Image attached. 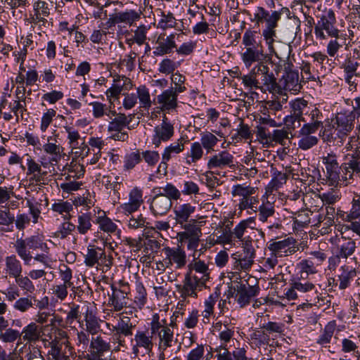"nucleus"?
I'll return each mask as SVG.
<instances>
[{"label": "nucleus", "instance_id": "obj_1", "mask_svg": "<svg viewBox=\"0 0 360 360\" xmlns=\"http://www.w3.org/2000/svg\"><path fill=\"white\" fill-rule=\"evenodd\" d=\"M281 13L277 11H272L271 13L265 10L263 7H257L255 10L254 18L256 24L265 23V28L262 30V35L268 46L269 51L271 54L277 56L274 44L278 42L276 40V28L278 26V22L281 19Z\"/></svg>", "mask_w": 360, "mask_h": 360}, {"label": "nucleus", "instance_id": "obj_2", "mask_svg": "<svg viewBox=\"0 0 360 360\" xmlns=\"http://www.w3.org/2000/svg\"><path fill=\"white\" fill-rule=\"evenodd\" d=\"M252 221L251 218L242 220L232 230H229L226 243L230 244L233 241L238 240L241 243L243 248H253L252 241L258 235L264 238V232L252 227L250 226Z\"/></svg>", "mask_w": 360, "mask_h": 360}, {"label": "nucleus", "instance_id": "obj_3", "mask_svg": "<svg viewBox=\"0 0 360 360\" xmlns=\"http://www.w3.org/2000/svg\"><path fill=\"white\" fill-rule=\"evenodd\" d=\"M175 323L173 321L168 323L165 319H160L158 314L153 315L150 323V329L152 335L158 340V346L170 345L177 342L174 338L173 328Z\"/></svg>", "mask_w": 360, "mask_h": 360}, {"label": "nucleus", "instance_id": "obj_4", "mask_svg": "<svg viewBox=\"0 0 360 360\" xmlns=\"http://www.w3.org/2000/svg\"><path fill=\"white\" fill-rule=\"evenodd\" d=\"M84 257L86 266H96L98 270L103 272L108 271L112 265V257L107 255L105 249L95 245H88Z\"/></svg>", "mask_w": 360, "mask_h": 360}, {"label": "nucleus", "instance_id": "obj_5", "mask_svg": "<svg viewBox=\"0 0 360 360\" xmlns=\"http://www.w3.org/2000/svg\"><path fill=\"white\" fill-rule=\"evenodd\" d=\"M336 18L332 9L326 10L320 17L314 26V34L316 39H326L329 37H337L340 31L336 27Z\"/></svg>", "mask_w": 360, "mask_h": 360}, {"label": "nucleus", "instance_id": "obj_6", "mask_svg": "<svg viewBox=\"0 0 360 360\" xmlns=\"http://www.w3.org/2000/svg\"><path fill=\"white\" fill-rule=\"evenodd\" d=\"M42 243L38 236H32L25 239L17 238L14 244L16 253L26 265H30L32 259L30 250L41 248Z\"/></svg>", "mask_w": 360, "mask_h": 360}, {"label": "nucleus", "instance_id": "obj_7", "mask_svg": "<svg viewBox=\"0 0 360 360\" xmlns=\"http://www.w3.org/2000/svg\"><path fill=\"white\" fill-rule=\"evenodd\" d=\"M255 252L253 248H244V252L241 254L235 253L231 255L232 273L231 279L238 278L240 271H248L254 263Z\"/></svg>", "mask_w": 360, "mask_h": 360}, {"label": "nucleus", "instance_id": "obj_8", "mask_svg": "<svg viewBox=\"0 0 360 360\" xmlns=\"http://www.w3.org/2000/svg\"><path fill=\"white\" fill-rule=\"evenodd\" d=\"M259 72L257 90L262 93H278L280 86L276 82V78L273 72H270L269 67L264 63H259Z\"/></svg>", "mask_w": 360, "mask_h": 360}, {"label": "nucleus", "instance_id": "obj_9", "mask_svg": "<svg viewBox=\"0 0 360 360\" xmlns=\"http://www.w3.org/2000/svg\"><path fill=\"white\" fill-rule=\"evenodd\" d=\"M340 235H337L332 240V243L335 245L336 257L338 259H347L355 252L356 248V243L343 230H340Z\"/></svg>", "mask_w": 360, "mask_h": 360}, {"label": "nucleus", "instance_id": "obj_10", "mask_svg": "<svg viewBox=\"0 0 360 360\" xmlns=\"http://www.w3.org/2000/svg\"><path fill=\"white\" fill-rule=\"evenodd\" d=\"M233 289L236 300L240 307L249 304L251 299L256 297L259 292L258 286L250 285L247 281L245 283L233 282Z\"/></svg>", "mask_w": 360, "mask_h": 360}, {"label": "nucleus", "instance_id": "obj_11", "mask_svg": "<svg viewBox=\"0 0 360 360\" xmlns=\"http://www.w3.org/2000/svg\"><path fill=\"white\" fill-rule=\"evenodd\" d=\"M153 336L154 335H152L151 330L150 332L148 330L136 332L131 340V349L134 358L139 356L141 349L144 350L146 353L152 352L154 347Z\"/></svg>", "mask_w": 360, "mask_h": 360}, {"label": "nucleus", "instance_id": "obj_12", "mask_svg": "<svg viewBox=\"0 0 360 360\" xmlns=\"http://www.w3.org/2000/svg\"><path fill=\"white\" fill-rule=\"evenodd\" d=\"M204 216H200L197 219H191L187 221H184L179 225L184 230L177 233V240L182 243L186 241L187 238L193 236H201V227L205 224L203 220Z\"/></svg>", "mask_w": 360, "mask_h": 360}, {"label": "nucleus", "instance_id": "obj_13", "mask_svg": "<svg viewBox=\"0 0 360 360\" xmlns=\"http://www.w3.org/2000/svg\"><path fill=\"white\" fill-rule=\"evenodd\" d=\"M58 134L48 136L46 142L42 146L44 153L49 155V163L51 166L58 165L64 156V148L58 143Z\"/></svg>", "mask_w": 360, "mask_h": 360}, {"label": "nucleus", "instance_id": "obj_14", "mask_svg": "<svg viewBox=\"0 0 360 360\" xmlns=\"http://www.w3.org/2000/svg\"><path fill=\"white\" fill-rule=\"evenodd\" d=\"M354 116L352 114L347 112H339L336 115L335 128L336 135L338 140V144L343 143L344 140L347 138V135L352 131L354 126Z\"/></svg>", "mask_w": 360, "mask_h": 360}, {"label": "nucleus", "instance_id": "obj_15", "mask_svg": "<svg viewBox=\"0 0 360 360\" xmlns=\"http://www.w3.org/2000/svg\"><path fill=\"white\" fill-rule=\"evenodd\" d=\"M205 285L195 278L186 275L182 285H176V288L180 294L182 300L181 302H186L187 298L198 297V291H200Z\"/></svg>", "mask_w": 360, "mask_h": 360}, {"label": "nucleus", "instance_id": "obj_16", "mask_svg": "<svg viewBox=\"0 0 360 360\" xmlns=\"http://www.w3.org/2000/svg\"><path fill=\"white\" fill-rule=\"evenodd\" d=\"M165 255L166 256L165 262L166 266L175 265L176 269H181L186 264V252L180 247H165L163 249Z\"/></svg>", "mask_w": 360, "mask_h": 360}, {"label": "nucleus", "instance_id": "obj_17", "mask_svg": "<svg viewBox=\"0 0 360 360\" xmlns=\"http://www.w3.org/2000/svg\"><path fill=\"white\" fill-rule=\"evenodd\" d=\"M143 203L142 190L134 187L129 193L128 202L121 204L119 208L124 215L129 216L138 211Z\"/></svg>", "mask_w": 360, "mask_h": 360}, {"label": "nucleus", "instance_id": "obj_18", "mask_svg": "<svg viewBox=\"0 0 360 360\" xmlns=\"http://www.w3.org/2000/svg\"><path fill=\"white\" fill-rule=\"evenodd\" d=\"M188 271L186 275L195 278L197 281L206 284L207 281L210 279V270L208 265L203 261L198 259L195 257V253L193 254V259L188 264Z\"/></svg>", "mask_w": 360, "mask_h": 360}, {"label": "nucleus", "instance_id": "obj_19", "mask_svg": "<svg viewBox=\"0 0 360 360\" xmlns=\"http://www.w3.org/2000/svg\"><path fill=\"white\" fill-rule=\"evenodd\" d=\"M233 156L226 150L221 151L210 158L207 167L209 169H234Z\"/></svg>", "mask_w": 360, "mask_h": 360}, {"label": "nucleus", "instance_id": "obj_20", "mask_svg": "<svg viewBox=\"0 0 360 360\" xmlns=\"http://www.w3.org/2000/svg\"><path fill=\"white\" fill-rule=\"evenodd\" d=\"M269 249L276 255L288 256L294 254L298 250L296 240L289 237L282 240L273 241L269 245Z\"/></svg>", "mask_w": 360, "mask_h": 360}, {"label": "nucleus", "instance_id": "obj_21", "mask_svg": "<svg viewBox=\"0 0 360 360\" xmlns=\"http://www.w3.org/2000/svg\"><path fill=\"white\" fill-rule=\"evenodd\" d=\"M69 344L68 340L67 333L62 330H58L56 333L55 338L49 342L51 349L49 355L51 360H60L63 356L62 347L63 345Z\"/></svg>", "mask_w": 360, "mask_h": 360}, {"label": "nucleus", "instance_id": "obj_22", "mask_svg": "<svg viewBox=\"0 0 360 360\" xmlns=\"http://www.w3.org/2000/svg\"><path fill=\"white\" fill-rule=\"evenodd\" d=\"M179 94L173 89H166L157 96V103L160 105V109L162 112H169L174 111L178 107Z\"/></svg>", "mask_w": 360, "mask_h": 360}, {"label": "nucleus", "instance_id": "obj_23", "mask_svg": "<svg viewBox=\"0 0 360 360\" xmlns=\"http://www.w3.org/2000/svg\"><path fill=\"white\" fill-rule=\"evenodd\" d=\"M294 280L290 283V288L285 293L288 300H295L299 298V293H306L315 288L314 283L305 280Z\"/></svg>", "mask_w": 360, "mask_h": 360}, {"label": "nucleus", "instance_id": "obj_24", "mask_svg": "<svg viewBox=\"0 0 360 360\" xmlns=\"http://www.w3.org/2000/svg\"><path fill=\"white\" fill-rule=\"evenodd\" d=\"M174 128L172 124H160L154 128L152 143L158 148L162 142H166L174 136Z\"/></svg>", "mask_w": 360, "mask_h": 360}, {"label": "nucleus", "instance_id": "obj_25", "mask_svg": "<svg viewBox=\"0 0 360 360\" xmlns=\"http://www.w3.org/2000/svg\"><path fill=\"white\" fill-rule=\"evenodd\" d=\"M172 206V202L169 198L158 193L150 202V210L155 216L164 215L169 211Z\"/></svg>", "mask_w": 360, "mask_h": 360}, {"label": "nucleus", "instance_id": "obj_26", "mask_svg": "<svg viewBox=\"0 0 360 360\" xmlns=\"http://www.w3.org/2000/svg\"><path fill=\"white\" fill-rule=\"evenodd\" d=\"M155 44L153 54L156 56L169 53L174 48H176L174 34L166 37L165 34H161L158 37Z\"/></svg>", "mask_w": 360, "mask_h": 360}, {"label": "nucleus", "instance_id": "obj_27", "mask_svg": "<svg viewBox=\"0 0 360 360\" xmlns=\"http://www.w3.org/2000/svg\"><path fill=\"white\" fill-rule=\"evenodd\" d=\"M264 57L263 46L245 48L241 53V58L245 67L250 68L254 63H261Z\"/></svg>", "mask_w": 360, "mask_h": 360}, {"label": "nucleus", "instance_id": "obj_28", "mask_svg": "<svg viewBox=\"0 0 360 360\" xmlns=\"http://www.w3.org/2000/svg\"><path fill=\"white\" fill-rule=\"evenodd\" d=\"M141 12L134 10H129L124 12H119L115 14L110 20L112 24L124 23L129 26H132L134 23L141 19Z\"/></svg>", "mask_w": 360, "mask_h": 360}, {"label": "nucleus", "instance_id": "obj_29", "mask_svg": "<svg viewBox=\"0 0 360 360\" xmlns=\"http://www.w3.org/2000/svg\"><path fill=\"white\" fill-rule=\"evenodd\" d=\"M112 294L109 299V304L112 307L114 311H120L128 304L127 292L114 287L112 288Z\"/></svg>", "mask_w": 360, "mask_h": 360}, {"label": "nucleus", "instance_id": "obj_30", "mask_svg": "<svg viewBox=\"0 0 360 360\" xmlns=\"http://www.w3.org/2000/svg\"><path fill=\"white\" fill-rule=\"evenodd\" d=\"M4 271L7 276L13 279L22 273V265L15 255L6 257Z\"/></svg>", "mask_w": 360, "mask_h": 360}, {"label": "nucleus", "instance_id": "obj_31", "mask_svg": "<svg viewBox=\"0 0 360 360\" xmlns=\"http://www.w3.org/2000/svg\"><path fill=\"white\" fill-rule=\"evenodd\" d=\"M281 84L286 91L296 94L302 89V84L299 82V75L297 72L290 71L283 76L281 80Z\"/></svg>", "mask_w": 360, "mask_h": 360}, {"label": "nucleus", "instance_id": "obj_32", "mask_svg": "<svg viewBox=\"0 0 360 360\" xmlns=\"http://www.w3.org/2000/svg\"><path fill=\"white\" fill-rule=\"evenodd\" d=\"M195 207L189 202L175 205L174 207V219L176 224L187 221L195 212Z\"/></svg>", "mask_w": 360, "mask_h": 360}, {"label": "nucleus", "instance_id": "obj_33", "mask_svg": "<svg viewBox=\"0 0 360 360\" xmlns=\"http://www.w3.org/2000/svg\"><path fill=\"white\" fill-rule=\"evenodd\" d=\"M110 343L105 340L101 335L92 337L89 345V354L103 356L105 352L110 350Z\"/></svg>", "mask_w": 360, "mask_h": 360}, {"label": "nucleus", "instance_id": "obj_34", "mask_svg": "<svg viewBox=\"0 0 360 360\" xmlns=\"http://www.w3.org/2000/svg\"><path fill=\"white\" fill-rule=\"evenodd\" d=\"M26 163L27 166V176L32 175L31 179L35 182H40L46 172H42L41 166L30 155L26 154Z\"/></svg>", "mask_w": 360, "mask_h": 360}, {"label": "nucleus", "instance_id": "obj_35", "mask_svg": "<svg viewBox=\"0 0 360 360\" xmlns=\"http://www.w3.org/2000/svg\"><path fill=\"white\" fill-rule=\"evenodd\" d=\"M308 105L309 103L307 100L302 98H296L290 103V112L295 115V117L301 119L302 122H306L307 120L303 117V115H307L309 112L310 106Z\"/></svg>", "mask_w": 360, "mask_h": 360}, {"label": "nucleus", "instance_id": "obj_36", "mask_svg": "<svg viewBox=\"0 0 360 360\" xmlns=\"http://www.w3.org/2000/svg\"><path fill=\"white\" fill-rule=\"evenodd\" d=\"M297 268L299 270L300 278L306 280L311 274H315L318 272L316 264L312 258H307L301 260L297 264Z\"/></svg>", "mask_w": 360, "mask_h": 360}, {"label": "nucleus", "instance_id": "obj_37", "mask_svg": "<svg viewBox=\"0 0 360 360\" xmlns=\"http://www.w3.org/2000/svg\"><path fill=\"white\" fill-rule=\"evenodd\" d=\"M63 129L68 134V143L70 148L72 150L76 149L82 145H84V147L87 148L78 130L70 126H64Z\"/></svg>", "mask_w": 360, "mask_h": 360}, {"label": "nucleus", "instance_id": "obj_38", "mask_svg": "<svg viewBox=\"0 0 360 360\" xmlns=\"http://www.w3.org/2000/svg\"><path fill=\"white\" fill-rule=\"evenodd\" d=\"M96 222L98 224V227L101 231L108 233H112L117 230V226L106 216L104 211L99 210Z\"/></svg>", "mask_w": 360, "mask_h": 360}, {"label": "nucleus", "instance_id": "obj_39", "mask_svg": "<svg viewBox=\"0 0 360 360\" xmlns=\"http://www.w3.org/2000/svg\"><path fill=\"white\" fill-rule=\"evenodd\" d=\"M131 120H128L124 113L119 112L114 119H112L108 125V131L110 134L120 131L129 125Z\"/></svg>", "mask_w": 360, "mask_h": 360}, {"label": "nucleus", "instance_id": "obj_40", "mask_svg": "<svg viewBox=\"0 0 360 360\" xmlns=\"http://www.w3.org/2000/svg\"><path fill=\"white\" fill-rule=\"evenodd\" d=\"M106 326L110 330L119 331L124 334L125 337L132 335L133 329L135 327V325L131 322L130 319L127 316L120 318L117 325L112 326V328H110V323H106Z\"/></svg>", "mask_w": 360, "mask_h": 360}, {"label": "nucleus", "instance_id": "obj_41", "mask_svg": "<svg viewBox=\"0 0 360 360\" xmlns=\"http://www.w3.org/2000/svg\"><path fill=\"white\" fill-rule=\"evenodd\" d=\"M336 328V323L335 321L328 322L321 331V334L316 340V343L326 347L331 341Z\"/></svg>", "mask_w": 360, "mask_h": 360}, {"label": "nucleus", "instance_id": "obj_42", "mask_svg": "<svg viewBox=\"0 0 360 360\" xmlns=\"http://www.w3.org/2000/svg\"><path fill=\"white\" fill-rule=\"evenodd\" d=\"M124 84V82L120 83V79H115L114 84L106 90L105 94L110 104V108H111L112 105L114 106V101L119 99Z\"/></svg>", "mask_w": 360, "mask_h": 360}, {"label": "nucleus", "instance_id": "obj_43", "mask_svg": "<svg viewBox=\"0 0 360 360\" xmlns=\"http://www.w3.org/2000/svg\"><path fill=\"white\" fill-rule=\"evenodd\" d=\"M181 346L175 342L174 344L158 346L159 356L158 360H167L177 357V353L180 350Z\"/></svg>", "mask_w": 360, "mask_h": 360}, {"label": "nucleus", "instance_id": "obj_44", "mask_svg": "<svg viewBox=\"0 0 360 360\" xmlns=\"http://www.w3.org/2000/svg\"><path fill=\"white\" fill-rule=\"evenodd\" d=\"M186 142V140L181 137L176 142L167 146L162 154L164 161L169 160L174 155L181 153L184 150V144Z\"/></svg>", "mask_w": 360, "mask_h": 360}, {"label": "nucleus", "instance_id": "obj_45", "mask_svg": "<svg viewBox=\"0 0 360 360\" xmlns=\"http://www.w3.org/2000/svg\"><path fill=\"white\" fill-rule=\"evenodd\" d=\"M259 63H257L248 74L245 75L240 78L242 80V83L244 86L249 89H257L259 79H258V73H259ZM239 77L238 75L236 76Z\"/></svg>", "mask_w": 360, "mask_h": 360}, {"label": "nucleus", "instance_id": "obj_46", "mask_svg": "<svg viewBox=\"0 0 360 360\" xmlns=\"http://www.w3.org/2000/svg\"><path fill=\"white\" fill-rule=\"evenodd\" d=\"M340 271V273L338 275L339 288L344 290L349 286L350 281L357 276V272L346 266H342Z\"/></svg>", "mask_w": 360, "mask_h": 360}, {"label": "nucleus", "instance_id": "obj_47", "mask_svg": "<svg viewBox=\"0 0 360 360\" xmlns=\"http://www.w3.org/2000/svg\"><path fill=\"white\" fill-rule=\"evenodd\" d=\"M77 231L81 235H86L92 227L91 216L90 213H82L78 215L77 224L75 225Z\"/></svg>", "mask_w": 360, "mask_h": 360}, {"label": "nucleus", "instance_id": "obj_48", "mask_svg": "<svg viewBox=\"0 0 360 360\" xmlns=\"http://www.w3.org/2000/svg\"><path fill=\"white\" fill-rule=\"evenodd\" d=\"M341 170H342V167H339L337 169L327 167L323 171L325 179L328 186L336 187L342 181Z\"/></svg>", "mask_w": 360, "mask_h": 360}, {"label": "nucleus", "instance_id": "obj_49", "mask_svg": "<svg viewBox=\"0 0 360 360\" xmlns=\"http://www.w3.org/2000/svg\"><path fill=\"white\" fill-rule=\"evenodd\" d=\"M20 334L24 341L35 342L40 337V330L35 323H30L23 328Z\"/></svg>", "mask_w": 360, "mask_h": 360}, {"label": "nucleus", "instance_id": "obj_50", "mask_svg": "<svg viewBox=\"0 0 360 360\" xmlns=\"http://www.w3.org/2000/svg\"><path fill=\"white\" fill-rule=\"evenodd\" d=\"M287 180V175L281 172H276L274 173L272 179L266 187V193H271L274 191L278 190Z\"/></svg>", "mask_w": 360, "mask_h": 360}, {"label": "nucleus", "instance_id": "obj_51", "mask_svg": "<svg viewBox=\"0 0 360 360\" xmlns=\"http://www.w3.org/2000/svg\"><path fill=\"white\" fill-rule=\"evenodd\" d=\"M253 134L250 130L248 124H245L241 120L236 129V133L231 137L233 141L236 142L241 141L242 140H251L252 139Z\"/></svg>", "mask_w": 360, "mask_h": 360}, {"label": "nucleus", "instance_id": "obj_52", "mask_svg": "<svg viewBox=\"0 0 360 360\" xmlns=\"http://www.w3.org/2000/svg\"><path fill=\"white\" fill-rule=\"evenodd\" d=\"M136 90V94H135L139 99L141 108L149 109L152 104L149 89L145 85H141L138 86Z\"/></svg>", "mask_w": 360, "mask_h": 360}, {"label": "nucleus", "instance_id": "obj_53", "mask_svg": "<svg viewBox=\"0 0 360 360\" xmlns=\"http://www.w3.org/2000/svg\"><path fill=\"white\" fill-rule=\"evenodd\" d=\"M313 212L309 210H302L295 212L292 217L294 224L299 228L307 226L311 223V216Z\"/></svg>", "mask_w": 360, "mask_h": 360}, {"label": "nucleus", "instance_id": "obj_54", "mask_svg": "<svg viewBox=\"0 0 360 360\" xmlns=\"http://www.w3.org/2000/svg\"><path fill=\"white\" fill-rule=\"evenodd\" d=\"M258 219L261 222H267L268 219L271 218L275 214V209L273 203L267 201L262 202L258 209Z\"/></svg>", "mask_w": 360, "mask_h": 360}, {"label": "nucleus", "instance_id": "obj_55", "mask_svg": "<svg viewBox=\"0 0 360 360\" xmlns=\"http://www.w3.org/2000/svg\"><path fill=\"white\" fill-rule=\"evenodd\" d=\"M156 190H158V193L164 195L165 196H167V198H169L171 202L173 200H177L181 197V192L179 190L170 183H167L164 186L154 189V191Z\"/></svg>", "mask_w": 360, "mask_h": 360}, {"label": "nucleus", "instance_id": "obj_56", "mask_svg": "<svg viewBox=\"0 0 360 360\" xmlns=\"http://www.w3.org/2000/svg\"><path fill=\"white\" fill-rule=\"evenodd\" d=\"M218 295L211 294L204 302V310L202 312L204 323H208L209 317L213 314L214 307L217 301Z\"/></svg>", "mask_w": 360, "mask_h": 360}, {"label": "nucleus", "instance_id": "obj_57", "mask_svg": "<svg viewBox=\"0 0 360 360\" xmlns=\"http://www.w3.org/2000/svg\"><path fill=\"white\" fill-rule=\"evenodd\" d=\"M75 229V224L70 222L69 221H65L60 224L55 232L53 233V237L59 239H65L71 235Z\"/></svg>", "mask_w": 360, "mask_h": 360}, {"label": "nucleus", "instance_id": "obj_58", "mask_svg": "<svg viewBox=\"0 0 360 360\" xmlns=\"http://www.w3.org/2000/svg\"><path fill=\"white\" fill-rule=\"evenodd\" d=\"M200 141V143L207 153H210L214 150V147L217 144L219 139L211 132L205 131L201 134Z\"/></svg>", "mask_w": 360, "mask_h": 360}, {"label": "nucleus", "instance_id": "obj_59", "mask_svg": "<svg viewBox=\"0 0 360 360\" xmlns=\"http://www.w3.org/2000/svg\"><path fill=\"white\" fill-rule=\"evenodd\" d=\"M72 210V205L68 201H60L52 205V210L63 215L65 220H70V211Z\"/></svg>", "mask_w": 360, "mask_h": 360}, {"label": "nucleus", "instance_id": "obj_60", "mask_svg": "<svg viewBox=\"0 0 360 360\" xmlns=\"http://www.w3.org/2000/svg\"><path fill=\"white\" fill-rule=\"evenodd\" d=\"M255 192V188L238 184L233 187L231 193L233 196H241L242 198H249L254 197L253 195Z\"/></svg>", "mask_w": 360, "mask_h": 360}, {"label": "nucleus", "instance_id": "obj_61", "mask_svg": "<svg viewBox=\"0 0 360 360\" xmlns=\"http://www.w3.org/2000/svg\"><path fill=\"white\" fill-rule=\"evenodd\" d=\"M326 46L327 53L330 57H334L340 48L343 46L341 43V40L345 39L342 34H338L337 37H331Z\"/></svg>", "mask_w": 360, "mask_h": 360}, {"label": "nucleus", "instance_id": "obj_62", "mask_svg": "<svg viewBox=\"0 0 360 360\" xmlns=\"http://www.w3.org/2000/svg\"><path fill=\"white\" fill-rule=\"evenodd\" d=\"M257 32L256 31L248 30L245 32L242 43L245 48H255L256 46H262L261 42H257L256 38Z\"/></svg>", "mask_w": 360, "mask_h": 360}, {"label": "nucleus", "instance_id": "obj_63", "mask_svg": "<svg viewBox=\"0 0 360 360\" xmlns=\"http://www.w3.org/2000/svg\"><path fill=\"white\" fill-rule=\"evenodd\" d=\"M135 304L141 309L147 301V293L145 288L141 283L136 285V289L134 295Z\"/></svg>", "mask_w": 360, "mask_h": 360}, {"label": "nucleus", "instance_id": "obj_64", "mask_svg": "<svg viewBox=\"0 0 360 360\" xmlns=\"http://www.w3.org/2000/svg\"><path fill=\"white\" fill-rule=\"evenodd\" d=\"M171 80L174 84V87H172L169 89H173V91L177 94L183 93L186 90V88L184 86L186 77L179 72L172 74Z\"/></svg>", "mask_w": 360, "mask_h": 360}]
</instances>
